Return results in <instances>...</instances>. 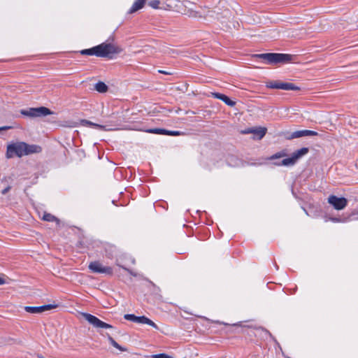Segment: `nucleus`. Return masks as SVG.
Here are the masks:
<instances>
[{"label":"nucleus","instance_id":"f257e3e1","mask_svg":"<svg viewBox=\"0 0 358 358\" xmlns=\"http://www.w3.org/2000/svg\"><path fill=\"white\" fill-rule=\"evenodd\" d=\"M122 51V49L120 46L111 43L103 42L91 48L83 49L79 51V52L82 55H94L98 57H105L111 59H113L115 55L120 54Z\"/></svg>","mask_w":358,"mask_h":358},{"label":"nucleus","instance_id":"f03ea898","mask_svg":"<svg viewBox=\"0 0 358 358\" xmlns=\"http://www.w3.org/2000/svg\"><path fill=\"white\" fill-rule=\"evenodd\" d=\"M42 148L37 145H29L23 141L9 143L7 145L6 156L8 159L14 157H22L34 153L41 152Z\"/></svg>","mask_w":358,"mask_h":358},{"label":"nucleus","instance_id":"7ed1b4c3","mask_svg":"<svg viewBox=\"0 0 358 358\" xmlns=\"http://www.w3.org/2000/svg\"><path fill=\"white\" fill-rule=\"evenodd\" d=\"M252 57L255 59H261L264 60L266 64L275 65L278 64H287L292 62L296 58V55L285 53L269 52L255 54L252 55Z\"/></svg>","mask_w":358,"mask_h":358},{"label":"nucleus","instance_id":"20e7f679","mask_svg":"<svg viewBox=\"0 0 358 358\" xmlns=\"http://www.w3.org/2000/svg\"><path fill=\"white\" fill-rule=\"evenodd\" d=\"M308 152L309 148L303 147L292 152L291 157L283 159L280 162H273V164L277 166H292Z\"/></svg>","mask_w":358,"mask_h":358},{"label":"nucleus","instance_id":"39448f33","mask_svg":"<svg viewBox=\"0 0 358 358\" xmlns=\"http://www.w3.org/2000/svg\"><path fill=\"white\" fill-rule=\"evenodd\" d=\"M80 315L85 320H87L90 324H92L95 328L113 329V327L111 324L101 321L97 317L90 313H80Z\"/></svg>","mask_w":358,"mask_h":358},{"label":"nucleus","instance_id":"423d86ee","mask_svg":"<svg viewBox=\"0 0 358 358\" xmlns=\"http://www.w3.org/2000/svg\"><path fill=\"white\" fill-rule=\"evenodd\" d=\"M318 133L312 130H299L294 132L285 131L282 133V136L286 140H292L294 138H301L303 136H317Z\"/></svg>","mask_w":358,"mask_h":358},{"label":"nucleus","instance_id":"0eeeda50","mask_svg":"<svg viewBox=\"0 0 358 358\" xmlns=\"http://www.w3.org/2000/svg\"><path fill=\"white\" fill-rule=\"evenodd\" d=\"M88 268L94 273H104L108 275L113 274V268L110 266H104L99 261L90 262Z\"/></svg>","mask_w":358,"mask_h":358},{"label":"nucleus","instance_id":"6e6552de","mask_svg":"<svg viewBox=\"0 0 358 358\" xmlns=\"http://www.w3.org/2000/svg\"><path fill=\"white\" fill-rule=\"evenodd\" d=\"M328 203L336 210H341L347 206L348 199L343 196L338 197L336 195H331L328 198Z\"/></svg>","mask_w":358,"mask_h":358},{"label":"nucleus","instance_id":"1a4fd4ad","mask_svg":"<svg viewBox=\"0 0 358 358\" xmlns=\"http://www.w3.org/2000/svg\"><path fill=\"white\" fill-rule=\"evenodd\" d=\"M58 306L57 304H45L41 306H25L26 312L31 314H38L47 310H52Z\"/></svg>","mask_w":358,"mask_h":358},{"label":"nucleus","instance_id":"9d476101","mask_svg":"<svg viewBox=\"0 0 358 358\" xmlns=\"http://www.w3.org/2000/svg\"><path fill=\"white\" fill-rule=\"evenodd\" d=\"M267 132V129L266 127H257L255 128H248L244 131H242V134H253L254 138L256 140L262 139Z\"/></svg>","mask_w":358,"mask_h":358},{"label":"nucleus","instance_id":"9b49d317","mask_svg":"<svg viewBox=\"0 0 358 358\" xmlns=\"http://www.w3.org/2000/svg\"><path fill=\"white\" fill-rule=\"evenodd\" d=\"M34 117H45L48 115H50L54 114V111L51 110L50 108L45 107V106H40L34 108Z\"/></svg>","mask_w":358,"mask_h":358},{"label":"nucleus","instance_id":"f8f14e48","mask_svg":"<svg viewBox=\"0 0 358 358\" xmlns=\"http://www.w3.org/2000/svg\"><path fill=\"white\" fill-rule=\"evenodd\" d=\"M212 96L215 99L222 101L226 105L229 106L234 107L236 105V101L231 100L226 94L220 92H212Z\"/></svg>","mask_w":358,"mask_h":358},{"label":"nucleus","instance_id":"ddd939ff","mask_svg":"<svg viewBox=\"0 0 358 358\" xmlns=\"http://www.w3.org/2000/svg\"><path fill=\"white\" fill-rule=\"evenodd\" d=\"M104 249V255L108 259H113L117 255V248L110 244H106L103 247Z\"/></svg>","mask_w":358,"mask_h":358},{"label":"nucleus","instance_id":"4468645a","mask_svg":"<svg viewBox=\"0 0 358 358\" xmlns=\"http://www.w3.org/2000/svg\"><path fill=\"white\" fill-rule=\"evenodd\" d=\"M146 3V0H136L128 10V14H132L142 9Z\"/></svg>","mask_w":358,"mask_h":358},{"label":"nucleus","instance_id":"2eb2a0df","mask_svg":"<svg viewBox=\"0 0 358 358\" xmlns=\"http://www.w3.org/2000/svg\"><path fill=\"white\" fill-rule=\"evenodd\" d=\"M143 315L142 316H136L134 314H125L124 315V318L126 320L131 321L133 322L142 324Z\"/></svg>","mask_w":358,"mask_h":358},{"label":"nucleus","instance_id":"dca6fc26","mask_svg":"<svg viewBox=\"0 0 358 358\" xmlns=\"http://www.w3.org/2000/svg\"><path fill=\"white\" fill-rule=\"evenodd\" d=\"M286 156H287V150L284 149L280 150V152H278L272 155L270 157H268L266 159L268 161H274L275 159H279L282 157H285Z\"/></svg>","mask_w":358,"mask_h":358},{"label":"nucleus","instance_id":"f3484780","mask_svg":"<svg viewBox=\"0 0 358 358\" xmlns=\"http://www.w3.org/2000/svg\"><path fill=\"white\" fill-rule=\"evenodd\" d=\"M106 336L107 337L109 343H110V345L112 346H113L114 348H115L116 349H118L121 352H126L127 351V348L121 346L120 345H119L113 338L112 336L109 334H106Z\"/></svg>","mask_w":358,"mask_h":358},{"label":"nucleus","instance_id":"a211bd4d","mask_svg":"<svg viewBox=\"0 0 358 358\" xmlns=\"http://www.w3.org/2000/svg\"><path fill=\"white\" fill-rule=\"evenodd\" d=\"M282 90H293V91H299L301 90V87L296 86L294 83H282Z\"/></svg>","mask_w":358,"mask_h":358},{"label":"nucleus","instance_id":"6ab92c4d","mask_svg":"<svg viewBox=\"0 0 358 358\" xmlns=\"http://www.w3.org/2000/svg\"><path fill=\"white\" fill-rule=\"evenodd\" d=\"M94 89L98 92L105 93L108 91V87L105 83H103L102 81H99L98 83H96L95 84Z\"/></svg>","mask_w":358,"mask_h":358},{"label":"nucleus","instance_id":"aec40b11","mask_svg":"<svg viewBox=\"0 0 358 358\" xmlns=\"http://www.w3.org/2000/svg\"><path fill=\"white\" fill-rule=\"evenodd\" d=\"M282 81L279 80H271L266 83V87L271 89L282 90Z\"/></svg>","mask_w":358,"mask_h":358},{"label":"nucleus","instance_id":"412c9836","mask_svg":"<svg viewBox=\"0 0 358 358\" xmlns=\"http://www.w3.org/2000/svg\"><path fill=\"white\" fill-rule=\"evenodd\" d=\"M42 220L46 222H57V224H59V220L57 217L46 212L44 213Z\"/></svg>","mask_w":358,"mask_h":358},{"label":"nucleus","instance_id":"4be33fe9","mask_svg":"<svg viewBox=\"0 0 358 358\" xmlns=\"http://www.w3.org/2000/svg\"><path fill=\"white\" fill-rule=\"evenodd\" d=\"M34 110V108H29L27 109H21L20 113L23 116L29 117L31 118H35L34 117V112H33Z\"/></svg>","mask_w":358,"mask_h":358},{"label":"nucleus","instance_id":"5701e85b","mask_svg":"<svg viewBox=\"0 0 358 358\" xmlns=\"http://www.w3.org/2000/svg\"><path fill=\"white\" fill-rule=\"evenodd\" d=\"M146 131L150 134L166 135L167 129L162 128H154L148 129Z\"/></svg>","mask_w":358,"mask_h":358},{"label":"nucleus","instance_id":"b1692460","mask_svg":"<svg viewBox=\"0 0 358 358\" xmlns=\"http://www.w3.org/2000/svg\"><path fill=\"white\" fill-rule=\"evenodd\" d=\"M348 220H352L350 217H330L329 220H331L333 222H345Z\"/></svg>","mask_w":358,"mask_h":358},{"label":"nucleus","instance_id":"393cba45","mask_svg":"<svg viewBox=\"0 0 358 358\" xmlns=\"http://www.w3.org/2000/svg\"><path fill=\"white\" fill-rule=\"evenodd\" d=\"M142 324H145L154 327L156 329H159L158 326L153 321H152L150 319H149L145 315H143Z\"/></svg>","mask_w":358,"mask_h":358},{"label":"nucleus","instance_id":"a878e982","mask_svg":"<svg viewBox=\"0 0 358 358\" xmlns=\"http://www.w3.org/2000/svg\"><path fill=\"white\" fill-rule=\"evenodd\" d=\"M165 6L163 7L166 10H171L175 6V0H164L163 3Z\"/></svg>","mask_w":358,"mask_h":358},{"label":"nucleus","instance_id":"bb28decb","mask_svg":"<svg viewBox=\"0 0 358 358\" xmlns=\"http://www.w3.org/2000/svg\"><path fill=\"white\" fill-rule=\"evenodd\" d=\"M95 129L103 130V131H111L113 130L112 127H110L109 125H102L99 124L94 123V127Z\"/></svg>","mask_w":358,"mask_h":358},{"label":"nucleus","instance_id":"cd10ccee","mask_svg":"<svg viewBox=\"0 0 358 358\" xmlns=\"http://www.w3.org/2000/svg\"><path fill=\"white\" fill-rule=\"evenodd\" d=\"M160 1L159 0H151L148 2V6L154 9H161L162 7L159 6Z\"/></svg>","mask_w":358,"mask_h":358},{"label":"nucleus","instance_id":"c85d7f7f","mask_svg":"<svg viewBox=\"0 0 358 358\" xmlns=\"http://www.w3.org/2000/svg\"><path fill=\"white\" fill-rule=\"evenodd\" d=\"M244 327H248V328H254L255 329H261L263 331L265 332L266 334H268L271 338H272L273 340L275 339L273 336V335L271 334V332L266 329L265 328L262 327H253L252 325H245L243 326Z\"/></svg>","mask_w":358,"mask_h":358},{"label":"nucleus","instance_id":"c756f323","mask_svg":"<svg viewBox=\"0 0 358 358\" xmlns=\"http://www.w3.org/2000/svg\"><path fill=\"white\" fill-rule=\"evenodd\" d=\"M182 134V131H171V130H167L166 135L168 136H178Z\"/></svg>","mask_w":358,"mask_h":358},{"label":"nucleus","instance_id":"7c9ffc66","mask_svg":"<svg viewBox=\"0 0 358 358\" xmlns=\"http://www.w3.org/2000/svg\"><path fill=\"white\" fill-rule=\"evenodd\" d=\"M81 124L83 126H88V127H94V123L90 121V120H81Z\"/></svg>","mask_w":358,"mask_h":358},{"label":"nucleus","instance_id":"2f4dec72","mask_svg":"<svg viewBox=\"0 0 358 358\" xmlns=\"http://www.w3.org/2000/svg\"><path fill=\"white\" fill-rule=\"evenodd\" d=\"M227 164L231 165V162H233L234 160H236V158L233 155H229L226 159Z\"/></svg>","mask_w":358,"mask_h":358},{"label":"nucleus","instance_id":"473e14b6","mask_svg":"<svg viewBox=\"0 0 358 358\" xmlns=\"http://www.w3.org/2000/svg\"><path fill=\"white\" fill-rule=\"evenodd\" d=\"M11 189V186L8 185L6 187H5L3 189L1 190V194L3 195L6 194Z\"/></svg>","mask_w":358,"mask_h":358},{"label":"nucleus","instance_id":"72a5a7b5","mask_svg":"<svg viewBox=\"0 0 358 358\" xmlns=\"http://www.w3.org/2000/svg\"><path fill=\"white\" fill-rule=\"evenodd\" d=\"M13 127L12 126H3L0 127V131H6L13 129Z\"/></svg>","mask_w":358,"mask_h":358},{"label":"nucleus","instance_id":"f704fd0d","mask_svg":"<svg viewBox=\"0 0 358 358\" xmlns=\"http://www.w3.org/2000/svg\"><path fill=\"white\" fill-rule=\"evenodd\" d=\"M159 73H163V74H166V75H171V73H169V72H166V71H162V70H159Z\"/></svg>","mask_w":358,"mask_h":358},{"label":"nucleus","instance_id":"c9c22d12","mask_svg":"<svg viewBox=\"0 0 358 358\" xmlns=\"http://www.w3.org/2000/svg\"><path fill=\"white\" fill-rule=\"evenodd\" d=\"M5 283H6L5 279H3V278L0 277V285H4Z\"/></svg>","mask_w":358,"mask_h":358},{"label":"nucleus","instance_id":"e433bc0d","mask_svg":"<svg viewBox=\"0 0 358 358\" xmlns=\"http://www.w3.org/2000/svg\"><path fill=\"white\" fill-rule=\"evenodd\" d=\"M234 327H242L241 322H238L232 324Z\"/></svg>","mask_w":358,"mask_h":358},{"label":"nucleus","instance_id":"4c0bfd02","mask_svg":"<svg viewBox=\"0 0 358 358\" xmlns=\"http://www.w3.org/2000/svg\"><path fill=\"white\" fill-rule=\"evenodd\" d=\"M178 254H184L185 252H182V251H180V252H178Z\"/></svg>","mask_w":358,"mask_h":358},{"label":"nucleus","instance_id":"58836bf2","mask_svg":"<svg viewBox=\"0 0 358 358\" xmlns=\"http://www.w3.org/2000/svg\"><path fill=\"white\" fill-rule=\"evenodd\" d=\"M38 358H44L42 355H38Z\"/></svg>","mask_w":358,"mask_h":358},{"label":"nucleus","instance_id":"ea45409f","mask_svg":"<svg viewBox=\"0 0 358 358\" xmlns=\"http://www.w3.org/2000/svg\"><path fill=\"white\" fill-rule=\"evenodd\" d=\"M275 267H276L277 268H278V266L276 264H275Z\"/></svg>","mask_w":358,"mask_h":358},{"label":"nucleus","instance_id":"a19ab883","mask_svg":"<svg viewBox=\"0 0 358 358\" xmlns=\"http://www.w3.org/2000/svg\"><path fill=\"white\" fill-rule=\"evenodd\" d=\"M281 161L276 160L274 162H280Z\"/></svg>","mask_w":358,"mask_h":358},{"label":"nucleus","instance_id":"79ce46f5","mask_svg":"<svg viewBox=\"0 0 358 358\" xmlns=\"http://www.w3.org/2000/svg\"><path fill=\"white\" fill-rule=\"evenodd\" d=\"M357 214H358V212H357Z\"/></svg>","mask_w":358,"mask_h":358}]
</instances>
